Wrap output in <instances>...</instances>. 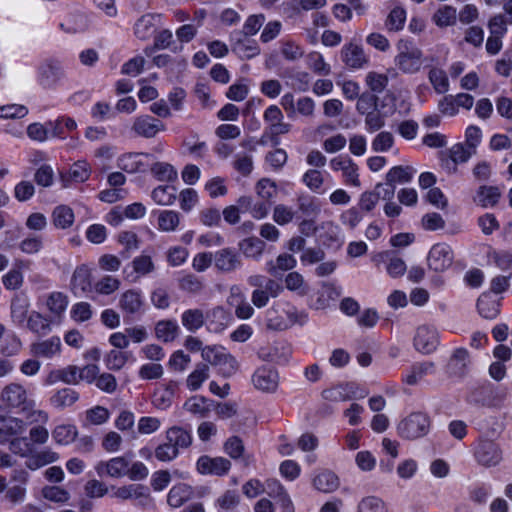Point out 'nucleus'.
<instances>
[{
	"label": "nucleus",
	"mask_w": 512,
	"mask_h": 512,
	"mask_svg": "<svg viewBox=\"0 0 512 512\" xmlns=\"http://www.w3.org/2000/svg\"><path fill=\"white\" fill-rule=\"evenodd\" d=\"M415 169L410 166H394L386 174L385 187H394L395 184H405L412 180Z\"/></svg>",
	"instance_id": "72a5a7b5"
},
{
	"label": "nucleus",
	"mask_w": 512,
	"mask_h": 512,
	"mask_svg": "<svg viewBox=\"0 0 512 512\" xmlns=\"http://www.w3.org/2000/svg\"><path fill=\"white\" fill-rule=\"evenodd\" d=\"M181 322L189 332H196L205 323L204 312L201 309H187L181 315Z\"/></svg>",
	"instance_id": "ea45409f"
},
{
	"label": "nucleus",
	"mask_w": 512,
	"mask_h": 512,
	"mask_svg": "<svg viewBox=\"0 0 512 512\" xmlns=\"http://www.w3.org/2000/svg\"><path fill=\"white\" fill-rule=\"evenodd\" d=\"M296 216L297 211L285 204H277L273 208L272 218L278 225H287L291 223Z\"/></svg>",
	"instance_id": "774afa93"
},
{
	"label": "nucleus",
	"mask_w": 512,
	"mask_h": 512,
	"mask_svg": "<svg viewBox=\"0 0 512 512\" xmlns=\"http://www.w3.org/2000/svg\"><path fill=\"white\" fill-rule=\"evenodd\" d=\"M435 372V364L431 361L415 363L411 366L409 372L403 377V382L413 386L418 384L425 376Z\"/></svg>",
	"instance_id": "c756f323"
},
{
	"label": "nucleus",
	"mask_w": 512,
	"mask_h": 512,
	"mask_svg": "<svg viewBox=\"0 0 512 512\" xmlns=\"http://www.w3.org/2000/svg\"><path fill=\"white\" fill-rule=\"evenodd\" d=\"M296 259L290 254H280L276 261H270L267 263V271L273 276H278L279 271H288L296 266Z\"/></svg>",
	"instance_id": "4d7b16f0"
},
{
	"label": "nucleus",
	"mask_w": 512,
	"mask_h": 512,
	"mask_svg": "<svg viewBox=\"0 0 512 512\" xmlns=\"http://www.w3.org/2000/svg\"><path fill=\"white\" fill-rule=\"evenodd\" d=\"M321 212L320 205L316 198L310 195L297 197V213L306 219H315Z\"/></svg>",
	"instance_id": "c9c22d12"
},
{
	"label": "nucleus",
	"mask_w": 512,
	"mask_h": 512,
	"mask_svg": "<svg viewBox=\"0 0 512 512\" xmlns=\"http://www.w3.org/2000/svg\"><path fill=\"white\" fill-rule=\"evenodd\" d=\"M145 301L138 289H128L119 298L118 307L125 315H136L144 312Z\"/></svg>",
	"instance_id": "2eb2a0df"
},
{
	"label": "nucleus",
	"mask_w": 512,
	"mask_h": 512,
	"mask_svg": "<svg viewBox=\"0 0 512 512\" xmlns=\"http://www.w3.org/2000/svg\"><path fill=\"white\" fill-rule=\"evenodd\" d=\"M430 429L429 417L421 412L409 414L397 426L398 434L408 440H415L425 436Z\"/></svg>",
	"instance_id": "20e7f679"
},
{
	"label": "nucleus",
	"mask_w": 512,
	"mask_h": 512,
	"mask_svg": "<svg viewBox=\"0 0 512 512\" xmlns=\"http://www.w3.org/2000/svg\"><path fill=\"white\" fill-rule=\"evenodd\" d=\"M180 214L174 210H162L158 213L157 225L161 232H174L180 224Z\"/></svg>",
	"instance_id": "a19ab883"
},
{
	"label": "nucleus",
	"mask_w": 512,
	"mask_h": 512,
	"mask_svg": "<svg viewBox=\"0 0 512 512\" xmlns=\"http://www.w3.org/2000/svg\"><path fill=\"white\" fill-rule=\"evenodd\" d=\"M165 438L178 452L180 449L188 448L192 443L191 433L180 426L170 427L165 433Z\"/></svg>",
	"instance_id": "2f4dec72"
},
{
	"label": "nucleus",
	"mask_w": 512,
	"mask_h": 512,
	"mask_svg": "<svg viewBox=\"0 0 512 512\" xmlns=\"http://www.w3.org/2000/svg\"><path fill=\"white\" fill-rule=\"evenodd\" d=\"M110 418V411L101 405H96L85 412V425H102Z\"/></svg>",
	"instance_id": "680f3d73"
},
{
	"label": "nucleus",
	"mask_w": 512,
	"mask_h": 512,
	"mask_svg": "<svg viewBox=\"0 0 512 512\" xmlns=\"http://www.w3.org/2000/svg\"><path fill=\"white\" fill-rule=\"evenodd\" d=\"M111 497L121 501L138 500V505L141 507H146L152 502L147 488L142 485L135 484L123 485L120 487L113 486Z\"/></svg>",
	"instance_id": "9d476101"
},
{
	"label": "nucleus",
	"mask_w": 512,
	"mask_h": 512,
	"mask_svg": "<svg viewBox=\"0 0 512 512\" xmlns=\"http://www.w3.org/2000/svg\"><path fill=\"white\" fill-rule=\"evenodd\" d=\"M474 457L478 464L484 467H494L502 461L503 452L496 442L480 439L475 446Z\"/></svg>",
	"instance_id": "0eeeda50"
},
{
	"label": "nucleus",
	"mask_w": 512,
	"mask_h": 512,
	"mask_svg": "<svg viewBox=\"0 0 512 512\" xmlns=\"http://www.w3.org/2000/svg\"><path fill=\"white\" fill-rule=\"evenodd\" d=\"M91 174V167L85 160L75 162L69 169L68 173L61 174L60 180L63 187H68L73 183H83L87 181Z\"/></svg>",
	"instance_id": "5701e85b"
},
{
	"label": "nucleus",
	"mask_w": 512,
	"mask_h": 512,
	"mask_svg": "<svg viewBox=\"0 0 512 512\" xmlns=\"http://www.w3.org/2000/svg\"><path fill=\"white\" fill-rule=\"evenodd\" d=\"M428 79L436 93L445 94L449 91L450 83L444 70L436 67L431 68Z\"/></svg>",
	"instance_id": "603ef678"
},
{
	"label": "nucleus",
	"mask_w": 512,
	"mask_h": 512,
	"mask_svg": "<svg viewBox=\"0 0 512 512\" xmlns=\"http://www.w3.org/2000/svg\"><path fill=\"white\" fill-rule=\"evenodd\" d=\"M68 296L63 292L54 291L46 298V307L50 313L51 319L60 321L68 307Z\"/></svg>",
	"instance_id": "bb28decb"
},
{
	"label": "nucleus",
	"mask_w": 512,
	"mask_h": 512,
	"mask_svg": "<svg viewBox=\"0 0 512 512\" xmlns=\"http://www.w3.org/2000/svg\"><path fill=\"white\" fill-rule=\"evenodd\" d=\"M500 303L489 293H483L478 301L477 308L480 315L486 319H494L499 314Z\"/></svg>",
	"instance_id": "58836bf2"
},
{
	"label": "nucleus",
	"mask_w": 512,
	"mask_h": 512,
	"mask_svg": "<svg viewBox=\"0 0 512 512\" xmlns=\"http://www.w3.org/2000/svg\"><path fill=\"white\" fill-rule=\"evenodd\" d=\"M95 470L100 477L122 478L128 472V461L124 457H114L97 463Z\"/></svg>",
	"instance_id": "aec40b11"
},
{
	"label": "nucleus",
	"mask_w": 512,
	"mask_h": 512,
	"mask_svg": "<svg viewBox=\"0 0 512 512\" xmlns=\"http://www.w3.org/2000/svg\"><path fill=\"white\" fill-rule=\"evenodd\" d=\"M0 401V407H4L6 411L21 413L29 424L48 422V414L34 408V401L28 397V392L22 384L12 382L4 386L0 392Z\"/></svg>",
	"instance_id": "f257e3e1"
},
{
	"label": "nucleus",
	"mask_w": 512,
	"mask_h": 512,
	"mask_svg": "<svg viewBox=\"0 0 512 512\" xmlns=\"http://www.w3.org/2000/svg\"><path fill=\"white\" fill-rule=\"evenodd\" d=\"M209 376L210 373L208 365L198 363L195 366V369L188 375L186 379V386L190 391H197Z\"/></svg>",
	"instance_id": "a18cd8bd"
},
{
	"label": "nucleus",
	"mask_w": 512,
	"mask_h": 512,
	"mask_svg": "<svg viewBox=\"0 0 512 512\" xmlns=\"http://www.w3.org/2000/svg\"><path fill=\"white\" fill-rule=\"evenodd\" d=\"M29 302L26 298L15 297L11 302V317L16 324H22L28 317Z\"/></svg>",
	"instance_id": "69168bd1"
},
{
	"label": "nucleus",
	"mask_w": 512,
	"mask_h": 512,
	"mask_svg": "<svg viewBox=\"0 0 512 512\" xmlns=\"http://www.w3.org/2000/svg\"><path fill=\"white\" fill-rule=\"evenodd\" d=\"M230 304L235 306V315L239 319H249L254 314V308L247 302L239 286L230 288Z\"/></svg>",
	"instance_id": "393cba45"
},
{
	"label": "nucleus",
	"mask_w": 512,
	"mask_h": 512,
	"mask_svg": "<svg viewBox=\"0 0 512 512\" xmlns=\"http://www.w3.org/2000/svg\"><path fill=\"white\" fill-rule=\"evenodd\" d=\"M151 196L158 205L169 206L176 200V188L160 185L152 191Z\"/></svg>",
	"instance_id": "052dcab7"
},
{
	"label": "nucleus",
	"mask_w": 512,
	"mask_h": 512,
	"mask_svg": "<svg viewBox=\"0 0 512 512\" xmlns=\"http://www.w3.org/2000/svg\"><path fill=\"white\" fill-rule=\"evenodd\" d=\"M225 452L233 459H241V462L248 466L253 462L250 455H244L245 447L243 441L238 436H232L224 443Z\"/></svg>",
	"instance_id": "f704fd0d"
},
{
	"label": "nucleus",
	"mask_w": 512,
	"mask_h": 512,
	"mask_svg": "<svg viewBox=\"0 0 512 512\" xmlns=\"http://www.w3.org/2000/svg\"><path fill=\"white\" fill-rule=\"evenodd\" d=\"M77 428L74 425H58L52 431V438L57 444L67 445L73 442L77 436Z\"/></svg>",
	"instance_id": "bf43d9fd"
},
{
	"label": "nucleus",
	"mask_w": 512,
	"mask_h": 512,
	"mask_svg": "<svg viewBox=\"0 0 512 512\" xmlns=\"http://www.w3.org/2000/svg\"><path fill=\"white\" fill-rule=\"evenodd\" d=\"M143 158L150 159L152 155L149 153H127L118 158L117 165L125 172L136 173L146 165Z\"/></svg>",
	"instance_id": "cd10ccee"
},
{
	"label": "nucleus",
	"mask_w": 512,
	"mask_h": 512,
	"mask_svg": "<svg viewBox=\"0 0 512 512\" xmlns=\"http://www.w3.org/2000/svg\"><path fill=\"white\" fill-rule=\"evenodd\" d=\"M398 53L394 58L395 66L405 74H415L423 66V53L411 41L401 40L397 45Z\"/></svg>",
	"instance_id": "f03ea898"
},
{
	"label": "nucleus",
	"mask_w": 512,
	"mask_h": 512,
	"mask_svg": "<svg viewBox=\"0 0 512 512\" xmlns=\"http://www.w3.org/2000/svg\"><path fill=\"white\" fill-rule=\"evenodd\" d=\"M74 212L66 205H59L52 212V223L58 229H67L74 223Z\"/></svg>",
	"instance_id": "79ce46f5"
},
{
	"label": "nucleus",
	"mask_w": 512,
	"mask_h": 512,
	"mask_svg": "<svg viewBox=\"0 0 512 512\" xmlns=\"http://www.w3.org/2000/svg\"><path fill=\"white\" fill-rule=\"evenodd\" d=\"M322 397L331 402H343L355 397L352 384L338 385L322 392Z\"/></svg>",
	"instance_id": "c03bdc74"
},
{
	"label": "nucleus",
	"mask_w": 512,
	"mask_h": 512,
	"mask_svg": "<svg viewBox=\"0 0 512 512\" xmlns=\"http://www.w3.org/2000/svg\"><path fill=\"white\" fill-rule=\"evenodd\" d=\"M201 356L203 360L213 366L220 367L227 375L235 373L238 368L236 359L219 345L206 346L202 349Z\"/></svg>",
	"instance_id": "423d86ee"
},
{
	"label": "nucleus",
	"mask_w": 512,
	"mask_h": 512,
	"mask_svg": "<svg viewBox=\"0 0 512 512\" xmlns=\"http://www.w3.org/2000/svg\"><path fill=\"white\" fill-rule=\"evenodd\" d=\"M131 268L132 270L126 273V278L131 282H137L140 278L153 273L156 266L151 256L141 254L132 260Z\"/></svg>",
	"instance_id": "4be33fe9"
},
{
	"label": "nucleus",
	"mask_w": 512,
	"mask_h": 512,
	"mask_svg": "<svg viewBox=\"0 0 512 512\" xmlns=\"http://www.w3.org/2000/svg\"><path fill=\"white\" fill-rule=\"evenodd\" d=\"M59 454L50 447L41 450L31 451L27 455L25 465L30 470H38L46 465L55 463L59 460Z\"/></svg>",
	"instance_id": "412c9836"
},
{
	"label": "nucleus",
	"mask_w": 512,
	"mask_h": 512,
	"mask_svg": "<svg viewBox=\"0 0 512 512\" xmlns=\"http://www.w3.org/2000/svg\"><path fill=\"white\" fill-rule=\"evenodd\" d=\"M47 126L50 127L52 137L64 138L65 129L73 131L77 128V123L73 118L59 117L56 120L48 121Z\"/></svg>",
	"instance_id": "13d9d810"
},
{
	"label": "nucleus",
	"mask_w": 512,
	"mask_h": 512,
	"mask_svg": "<svg viewBox=\"0 0 512 512\" xmlns=\"http://www.w3.org/2000/svg\"><path fill=\"white\" fill-rule=\"evenodd\" d=\"M193 495L194 492L191 486L180 483L170 489L167 495V503L172 508H179L192 499Z\"/></svg>",
	"instance_id": "7c9ffc66"
},
{
	"label": "nucleus",
	"mask_w": 512,
	"mask_h": 512,
	"mask_svg": "<svg viewBox=\"0 0 512 512\" xmlns=\"http://www.w3.org/2000/svg\"><path fill=\"white\" fill-rule=\"evenodd\" d=\"M52 319L39 312L33 311L27 318V328L39 335L45 336L51 331Z\"/></svg>",
	"instance_id": "4c0bfd02"
},
{
	"label": "nucleus",
	"mask_w": 512,
	"mask_h": 512,
	"mask_svg": "<svg viewBox=\"0 0 512 512\" xmlns=\"http://www.w3.org/2000/svg\"><path fill=\"white\" fill-rule=\"evenodd\" d=\"M151 174L159 181L173 182L177 179L178 173L173 165L167 162H156L151 166Z\"/></svg>",
	"instance_id": "5fc2aeb1"
},
{
	"label": "nucleus",
	"mask_w": 512,
	"mask_h": 512,
	"mask_svg": "<svg viewBox=\"0 0 512 512\" xmlns=\"http://www.w3.org/2000/svg\"><path fill=\"white\" fill-rule=\"evenodd\" d=\"M61 62L54 58L43 60L37 67V82L44 89H54L65 78Z\"/></svg>",
	"instance_id": "39448f33"
},
{
	"label": "nucleus",
	"mask_w": 512,
	"mask_h": 512,
	"mask_svg": "<svg viewBox=\"0 0 512 512\" xmlns=\"http://www.w3.org/2000/svg\"><path fill=\"white\" fill-rule=\"evenodd\" d=\"M254 387L264 393H274L279 385V374L276 369L261 366L252 375Z\"/></svg>",
	"instance_id": "ddd939ff"
},
{
	"label": "nucleus",
	"mask_w": 512,
	"mask_h": 512,
	"mask_svg": "<svg viewBox=\"0 0 512 512\" xmlns=\"http://www.w3.org/2000/svg\"><path fill=\"white\" fill-rule=\"evenodd\" d=\"M232 51L242 59H251L260 54V47L256 41L244 36L243 39L233 41Z\"/></svg>",
	"instance_id": "e433bc0d"
},
{
	"label": "nucleus",
	"mask_w": 512,
	"mask_h": 512,
	"mask_svg": "<svg viewBox=\"0 0 512 512\" xmlns=\"http://www.w3.org/2000/svg\"><path fill=\"white\" fill-rule=\"evenodd\" d=\"M302 182L314 193L324 194L326 192V188L324 187V176L320 170H307L302 176Z\"/></svg>",
	"instance_id": "de8ad7c7"
},
{
	"label": "nucleus",
	"mask_w": 512,
	"mask_h": 512,
	"mask_svg": "<svg viewBox=\"0 0 512 512\" xmlns=\"http://www.w3.org/2000/svg\"><path fill=\"white\" fill-rule=\"evenodd\" d=\"M289 323L277 322L273 323V320H269V326L279 330H284L293 324L304 325L308 320V314L303 310H298L295 307H291L286 311Z\"/></svg>",
	"instance_id": "6e6d98bb"
},
{
	"label": "nucleus",
	"mask_w": 512,
	"mask_h": 512,
	"mask_svg": "<svg viewBox=\"0 0 512 512\" xmlns=\"http://www.w3.org/2000/svg\"><path fill=\"white\" fill-rule=\"evenodd\" d=\"M395 194L394 187H385L384 184L378 183L372 191H365L359 197V209L365 212L372 211L379 199L392 200Z\"/></svg>",
	"instance_id": "f8f14e48"
},
{
	"label": "nucleus",
	"mask_w": 512,
	"mask_h": 512,
	"mask_svg": "<svg viewBox=\"0 0 512 512\" xmlns=\"http://www.w3.org/2000/svg\"><path fill=\"white\" fill-rule=\"evenodd\" d=\"M206 402L207 400L203 396H192L185 401L183 408L191 414L205 417L210 411Z\"/></svg>",
	"instance_id": "338daca9"
},
{
	"label": "nucleus",
	"mask_w": 512,
	"mask_h": 512,
	"mask_svg": "<svg viewBox=\"0 0 512 512\" xmlns=\"http://www.w3.org/2000/svg\"><path fill=\"white\" fill-rule=\"evenodd\" d=\"M470 363L469 352L465 348H457L448 362V373L454 377H463L467 373Z\"/></svg>",
	"instance_id": "b1692460"
},
{
	"label": "nucleus",
	"mask_w": 512,
	"mask_h": 512,
	"mask_svg": "<svg viewBox=\"0 0 512 512\" xmlns=\"http://www.w3.org/2000/svg\"><path fill=\"white\" fill-rule=\"evenodd\" d=\"M239 249L247 258L259 259L265 249V243L257 237H249L242 240Z\"/></svg>",
	"instance_id": "49530a36"
},
{
	"label": "nucleus",
	"mask_w": 512,
	"mask_h": 512,
	"mask_svg": "<svg viewBox=\"0 0 512 512\" xmlns=\"http://www.w3.org/2000/svg\"><path fill=\"white\" fill-rule=\"evenodd\" d=\"M79 375V367L70 365L63 369L52 372L48 378V382L53 383L56 380H59L66 384L77 385L80 382Z\"/></svg>",
	"instance_id": "09e8293b"
},
{
	"label": "nucleus",
	"mask_w": 512,
	"mask_h": 512,
	"mask_svg": "<svg viewBox=\"0 0 512 512\" xmlns=\"http://www.w3.org/2000/svg\"><path fill=\"white\" fill-rule=\"evenodd\" d=\"M453 259L451 247L445 243H438L430 249L427 262L430 269L442 272L452 265Z\"/></svg>",
	"instance_id": "9b49d317"
},
{
	"label": "nucleus",
	"mask_w": 512,
	"mask_h": 512,
	"mask_svg": "<svg viewBox=\"0 0 512 512\" xmlns=\"http://www.w3.org/2000/svg\"><path fill=\"white\" fill-rule=\"evenodd\" d=\"M61 340L58 336H52L45 340L33 342L30 345V353L36 358L51 359L61 352Z\"/></svg>",
	"instance_id": "6ab92c4d"
},
{
	"label": "nucleus",
	"mask_w": 512,
	"mask_h": 512,
	"mask_svg": "<svg viewBox=\"0 0 512 512\" xmlns=\"http://www.w3.org/2000/svg\"><path fill=\"white\" fill-rule=\"evenodd\" d=\"M501 197V192L496 186L482 185L476 191L473 202L483 208L495 206Z\"/></svg>",
	"instance_id": "c85d7f7f"
},
{
	"label": "nucleus",
	"mask_w": 512,
	"mask_h": 512,
	"mask_svg": "<svg viewBox=\"0 0 512 512\" xmlns=\"http://www.w3.org/2000/svg\"><path fill=\"white\" fill-rule=\"evenodd\" d=\"M415 349L422 354L434 352L439 343V333L433 325L423 324L416 329L413 339Z\"/></svg>",
	"instance_id": "6e6552de"
},
{
	"label": "nucleus",
	"mask_w": 512,
	"mask_h": 512,
	"mask_svg": "<svg viewBox=\"0 0 512 512\" xmlns=\"http://www.w3.org/2000/svg\"><path fill=\"white\" fill-rule=\"evenodd\" d=\"M406 21V10L403 7L396 6L388 14L385 26L389 31H400L403 29Z\"/></svg>",
	"instance_id": "0e129e2a"
},
{
	"label": "nucleus",
	"mask_w": 512,
	"mask_h": 512,
	"mask_svg": "<svg viewBox=\"0 0 512 512\" xmlns=\"http://www.w3.org/2000/svg\"><path fill=\"white\" fill-rule=\"evenodd\" d=\"M330 167L333 171H342L345 182L354 187L360 186L358 166L348 156H338L330 160Z\"/></svg>",
	"instance_id": "dca6fc26"
},
{
	"label": "nucleus",
	"mask_w": 512,
	"mask_h": 512,
	"mask_svg": "<svg viewBox=\"0 0 512 512\" xmlns=\"http://www.w3.org/2000/svg\"><path fill=\"white\" fill-rule=\"evenodd\" d=\"M339 485L340 481L338 476L329 470L321 471L313 478V486L323 493H331L335 491Z\"/></svg>",
	"instance_id": "473e14b6"
},
{
	"label": "nucleus",
	"mask_w": 512,
	"mask_h": 512,
	"mask_svg": "<svg viewBox=\"0 0 512 512\" xmlns=\"http://www.w3.org/2000/svg\"><path fill=\"white\" fill-rule=\"evenodd\" d=\"M156 337L166 343L174 341L179 334V326L175 320H162L156 324Z\"/></svg>",
	"instance_id": "37998d69"
},
{
	"label": "nucleus",
	"mask_w": 512,
	"mask_h": 512,
	"mask_svg": "<svg viewBox=\"0 0 512 512\" xmlns=\"http://www.w3.org/2000/svg\"><path fill=\"white\" fill-rule=\"evenodd\" d=\"M432 19L440 28L453 26L457 20V10L453 6L444 5L434 13Z\"/></svg>",
	"instance_id": "864d4df0"
},
{
	"label": "nucleus",
	"mask_w": 512,
	"mask_h": 512,
	"mask_svg": "<svg viewBox=\"0 0 512 512\" xmlns=\"http://www.w3.org/2000/svg\"><path fill=\"white\" fill-rule=\"evenodd\" d=\"M159 20V15L145 14L141 16L134 26L136 37L140 40H148L151 38L159 26Z\"/></svg>",
	"instance_id": "a878e982"
},
{
	"label": "nucleus",
	"mask_w": 512,
	"mask_h": 512,
	"mask_svg": "<svg viewBox=\"0 0 512 512\" xmlns=\"http://www.w3.org/2000/svg\"><path fill=\"white\" fill-rule=\"evenodd\" d=\"M242 265L241 258L232 248H223L214 253V266L223 273L236 271Z\"/></svg>",
	"instance_id": "a211bd4d"
},
{
	"label": "nucleus",
	"mask_w": 512,
	"mask_h": 512,
	"mask_svg": "<svg viewBox=\"0 0 512 512\" xmlns=\"http://www.w3.org/2000/svg\"><path fill=\"white\" fill-rule=\"evenodd\" d=\"M488 262L495 264L500 270L512 275V253L507 250H491L487 254Z\"/></svg>",
	"instance_id": "8fccbe9b"
},
{
	"label": "nucleus",
	"mask_w": 512,
	"mask_h": 512,
	"mask_svg": "<svg viewBox=\"0 0 512 512\" xmlns=\"http://www.w3.org/2000/svg\"><path fill=\"white\" fill-rule=\"evenodd\" d=\"M4 407H0V444L9 443L12 452H17L15 446L21 443L17 436L23 434L28 424L25 419L10 415Z\"/></svg>",
	"instance_id": "7ed1b4c3"
},
{
	"label": "nucleus",
	"mask_w": 512,
	"mask_h": 512,
	"mask_svg": "<svg viewBox=\"0 0 512 512\" xmlns=\"http://www.w3.org/2000/svg\"><path fill=\"white\" fill-rule=\"evenodd\" d=\"M357 512H388L385 502L377 496L363 497L358 505Z\"/></svg>",
	"instance_id": "e2e57ef3"
},
{
	"label": "nucleus",
	"mask_w": 512,
	"mask_h": 512,
	"mask_svg": "<svg viewBox=\"0 0 512 512\" xmlns=\"http://www.w3.org/2000/svg\"><path fill=\"white\" fill-rule=\"evenodd\" d=\"M165 130L164 124L149 115H141L134 119L131 131L144 138H153L158 132Z\"/></svg>",
	"instance_id": "4468645a"
},
{
	"label": "nucleus",
	"mask_w": 512,
	"mask_h": 512,
	"mask_svg": "<svg viewBox=\"0 0 512 512\" xmlns=\"http://www.w3.org/2000/svg\"><path fill=\"white\" fill-rule=\"evenodd\" d=\"M79 399V393L71 388H63L58 390L51 398V404L56 407L63 409L65 407L72 406Z\"/></svg>",
	"instance_id": "3c124183"
},
{
	"label": "nucleus",
	"mask_w": 512,
	"mask_h": 512,
	"mask_svg": "<svg viewBox=\"0 0 512 512\" xmlns=\"http://www.w3.org/2000/svg\"><path fill=\"white\" fill-rule=\"evenodd\" d=\"M340 56L342 62L349 69H363L369 64V56L365 53L364 48L352 41L342 47Z\"/></svg>",
	"instance_id": "1a4fd4ad"
},
{
	"label": "nucleus",
	"mask_w": 512,
	"mask_h": 512,
	"mask_svg": "<svg viewBox=\"0 0 512 512\" xmlns=\"http://www.w3.org/2000/svg\"><path fill=\"white\" fill-rule=\"evenodd\" d=\"M231 462L224 457L201 456L197 461V470L201 474L223 476L229 472Z\"/></svg>",
	"instance_id": "f3484780"
}]
</instances>
